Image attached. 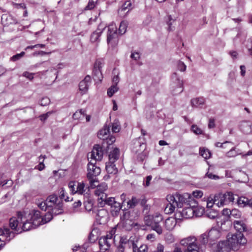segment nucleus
<instances>
[{"label":"nucleus","mask_w":252,"mask_h":252,"mask_svg":"<svg viewBox=\"0 0 252 252\" xmlns=\"http://www.w3.org/2000/svg\"><path fill=\"white\" fill-rule=\"evenodd\" d=\"M17 218L12 217L9 220V226L16 234L29 231L40 225L39 211L33 210L28 213L25 211L17 213Z\"/></svg>","instance_id":"f257e3e1"},{"label":"nucleus","mask_w":252,"mask_h":252,"mask_svg":"<svg viewBox=\"0 0 252 252\" xmlns=\"http://www.w3.org/2000/svg\"><path fill=\"white\" fill-rule=\"evenodd\" d=\"M247 242L243 233L229 234L226 241L219 242L216 252H229L231 250L237 251L242 246H245Z\"/></svg>","instance_id":"f03ea898"},{"label":"nucleus","mask_w":252,"mask_h":252,"mask_svg":"<svg viewBox=\"0 0 252 252\" xmlns=\"http://www.w3.org/2000/svg\"><path fill=\"white\" fill-rule=\"evenodd\" d=\"M37 206L42 210H51L55 216L62 214L63 210V201L59 199L55 194L49 196L45 201L38 203Z\"/></svg>","instance_id":"7ed1b4c3"},{"label":"nucleus","mask_w":252,"mask_h":252,"mask_svg":"<svg viewBox=\"0 0 252 252\" xmlns=\"http://www.w3.org/2000/svg\"><path fill=\"white\" fill-rule=\"evenodd\" d=\"M168 199L170 201L175 202L178 208L184 207L186 206L194 207L196 204V201L191 194L185 193L183 194L176 193L173 195H168Z\"/></svg>","instance_id":"20e7f679"},{"label":"nucleus","mask_w":252,"mask_h":252,"mask_svg":"<svg viewBox=\"0 0 252 252\" xmlns=\"http://www.w3.org/2000/svg\"><path fill=\"white\" fill-rule=\"evenodd\" d=\"M162 220V215L158 213L153 215L146 216L144 219L146 225L151 227V229L155 231L158 235L162 233V228L160 225Z\"/></svg>","instance_id":"39448f33"},{"label":"nucleus","mask_w":252,"mask_h":252,"mask_svg":"<svg viewBox=\"0 0 252 252\" xmlns=\"http://www.w3.org/2000/svg\"><path fill=\"white\" fill-rule=\"evenodd\" d=\"M95 159H91L88 164L87 177L89 181L90 186L91 188H94L98 181L96 177L99 175L101 172V169L99 166L96 165Z\"/></svg>","instance_id":"423d86ee"},{"label":"nucleus","mask_w":252,"mask_h":252,"mask_svg":"<svg viewBox=\"0 0 252 252\" xmlns=\"http://www.w3.org/2000/svg\"><path fill=\"white\" fill-rule=\"evenodd\" d=\"M197 239L194 236H189L183 239L181 244L187 247L184 252H203V247L200 246L196 242Z\"/></svg>","instance_id":"0eeeda50"},{"label":"nucleus","mask_w":252,"mask_h":252,"mask_svg":"<svg viewBox=\"0 0 252 252\" xmlns=\"http://www.w3.org/2000/svg\"><path fill=\"white\" fill-rule=\"evenodd\" d=\"M214 196L216 205L219 207H222L230 203H233L235 200L234 194L231 192L219 193Z\"/></svg>","instance_id":"6e6552de"},{"label":"nucleus","mask_w":252,"mask_h":252,"mask_svg":"<svg viewBox=\"0 0 252 252\" xmlns=\"http://www.w3.org/2000/svg\"><path fill=\"white\" fill-rule=\"evenodd\" d=\"M172 83L171 84L173 94H180L183 91V81L176 73H174L171 76Z\"/></svg>","instance_id":"1a4fd4ad"},{"label":"nucleus","mask_w":252,"mask_h":252,"mask_svg":"<svg viewBox=\"0 0 252 252\" xmlns=\"http://www.w3.org/2000/svg\"><path fill=\"white\" fill-rule=\"evenodd\" d=\"M103 155L102 147L99 145H95L92 152L88 155V158L96 160H101Z\"/></svg>","instance_id":"9d476101"},{"label":"nucleus","mask_w":252,"mask_h":252,"mask_svg":"<svg viewBox=\"0 0 252 252\" xmlns=\"http://www.w3.org/2000/svg\"><path fill=\"white\" fill-rule=\"evenodd\" d=\"M103 63L101 60L96 61L94 64L93 70V77L95 80H98L101 82L102 80L103 76L101 73V68L102 67Z\"/></svg>","instance_id":"9b49d317"},{"label":"nucleus","mask_w":252,"mask_h":252,"mask_svg":"<svg viewBox=\"0 0 252 252\" xmlns=\"http://www.w3.org/2000/svg\"><path fill=\"white\" fill-rule=\"evenodd\" d=\"M76 183V193L83 195L85 197H88L90 195L89 193L90 187L86 185L85 183L83 181L80 182H77Z\"/></svg>","instance_id":"f8f14e48"},{"label":"nucleus","mask_w":252,"mask_h":252,"mask_svg":"<svg viewBox=\"0 0 252 252\" xmlns=\"http://www.w3.org/2000/svg\"><path fill=\"white\" fill-rule=\"evenodd\" d=\"M91 83V78L89 75H87L79 84V91L82 94H84L88 92L89 87Z\"/></svg>","instance_id":"ddd939ff"},{"label":"nucleus","mask_w":252,"mask_h":252,"mask_svg":"<svg viewBox=\"0 0 252 252\" xmlns=\"http://www.w3.org/2000/svg\"><path fill=\"white\" fill-rule=\"evenodd\" d=\"M117 36V27L115 24L112 23L109 25L108 27V34L107 41L109 43L111 41L116 38Z\"/></svg>","instance_id":"4468645a"},{"label":"nucleus","mask_w":252,"mask_h":252,"mask_svg":"<svg viewBox=\"0 0 252 252\" xmlns=\"http://www.w3.org/2000/svg\"><path fill=\"white\" fill-rule=\"evenodd\" d=\"M210 238V244L212 245L213 242L218 240L221 235V232L218 229L213 228L207 232Z\"/></svg>","instance_id":"2eb2a0df"},{"label":"nucleus","mask_w":252,"mask_h":252,"mask_svg":"<svg viewBox=\"0 0 252 252\" xmlns=\"http://www.w3.org/2000/svg\"><path fill=\"white\" fill-rule=\"evenodd\" d=\"M193 211L192 206H186L180 212V215L185 219H190L194 217Z\"/></svg>","instance_id":"dca6fc26"},{"label":"nucleus","mask_w":252,"mask_h":252,"mask_svg":"<svg viewBox=\"0 0 252 252\" xmlns=\"http://www.w3.org/2000/svg\"><path fill=\"white\" fill-rule=\"evenodd\" d=\"M0 236L1 238L5 239V241L9 242L11 239L15 236L14 233L10 231L8 228H4V229L0 228Z\"/></svg>","instance_id":"f3484780"},{"label":"nucleus","mask_w":252,"mask_h":252,"mask_svg":"<svg viewBox=\"0 0 252 252\" xmlns=\"http://www.w3.org/2000/svg\"><path fill=\"white\" fill-rule=\"evenodd\" d=\"M196 242L200 246L203 247V250L204 251L206 244L210 243V238L207 232L201 234L197 239Z\"/></svg>","instance_id":"a211bd4d"},{"label":"nucleus","mask_w":252,"mask_h":252,"mask_svg":"<svg viewBox=\"0 0 252 252\" xmlns=\"http://www.w3.org/2000/svg\"><path fill=\"white\" fill-rule=\"evenodd\" d=\"M177 219L174 217H169L164 222V227L167 230H172L177 224Z\"/></svg>","instance_id":"6ab92c4d"},{"label":"nucleus","mask_w":252,"mask_h":252,"mask_svg":"<svg viewBox=\"0 0 252 252\" xmlns=\"http://www.w3.org/2000/svg\"><path fill=\"white\" fill-rule=\"evenodd\" d=\"M47 210V213L44 215L43 218H41L40 212H39V221L40 222V225L49 222L53 219V216L55 215L53 213L51 210Z\"/></svg>","instance_id":"aec40b11"},{"label":"nucleus","mask_w":252,"mask_h":252,"mask_svg":"<svg viewBox=\"0 0 252 252\" xmlns=\"http://www.w3.org/2000/svg\"><path fill=\"white\" fill-rule=\"evenodd\" d=\"M233 224L234 228L237 231V233H242L243 232L246 231L247 230L246 224L242 220H235Z\"/></svg>","instance_id":"412c9836"},{"label":"nucleus","mask_w":252,"mask_h":252,"mask_svg":"<svg viewBox=\"0 0 252 252\" xmlns=\"http://www.w3.org/2000/svg\"><path fill=\"white\" fill-rule=\"evenodd\" d=\"M111 242L110 240H107V238L104 237H101L99 240V245L100 249L103 252H105L108 250L110 246Z\"/></svg>","instance_id":"4be33fe9"},{"label":"nucleus","mask_w":252,"mask_h":252,"mask_svg":"<svg viewBox=\"0 0 252 252\" xmlns=\"http://www.w3.org/2000/svg\"><path fill=\"white\" fill-rule=\"evenodd\" d=\"M133 222L130 219L120 221L118 224L120 227H122L125 230L129 231L133 227Z\"/></svg>","instance_id":"5701e85b"},{"label":"nucleus","mask_w":252,"mask_h":252,"mask_svg":"<svg viewBox=\"0 0 252 252\" xmlns=\"http://www.w3.org/2000/svg\"><path fill=\"white\" fill-rule=\"evenodd\" d=\"M108 218V212L104 209H101L97 210L96 215V219L97 220L102 222L105 221Z\"/></svg>","instance_id":"b1692460"},{"label":"nucleus","mask_w":252,"mask_h":252,"mask_svg":"<svg viewBox=\"0 0 252 252\" xmlns=\"http://www.w3.org/2000/svg\"><path fill=\"white\" fill-rule=\"evenodd\" d=\"M1 21L4 26L16 24L17 22L15 19H13L11 15L4 14L1 17Z\"/></svg>","instance_id":"393cba45"},{"label":"nucleus","mask_w":252,"mask_h":252,"mask_svg":"<svg viewBox=\"0 0 252 252\" xmlns=\"http://www.w3.org/2000/svg\"><path fill=\"white\" fill-rule=\"evenodd\" d=\"M251 126L252 123L249 122H242L240 125V129L245 134H251L252 132Z\"/></svg>","instance_id":"a878e982"},{"label":"nucleus","mask_w":252,"mask_h":252,"mask_svg":"<svg viewBox=\"0 0 252 252\" xmlns=\"http://www.w3.org/2000/svg\"><path fill=\"white\" fill-rule=\"evenodd\" d=\"M105 28V27L103 28L101 27V25H99L97 29L91 34V41L92 42L97 41Z\"/></svg>","instance_id":"bb28decb"},{"label":"nucleus","mask_w":252,"mask_h":252,"mask_svg":"<svg viewBox=\"0 0 252 252\" xmlns=\"http://www.w3.org/2000/svg\"><path fill=\"white\" fill-rule=\"evenodd\" d=\"M96 189L95 190V194L100 196V197L103 195H106L104 193V191H106L107 189V185L106 183H102L100 185H96Z\"/></svg>","instance_id":"cd10ccee"},{"label":"nucleus","mask_w":252,"mask_h":252,"mask_svg":"<svg viewBox=\"0 0 252 252\" xmlns=\"http://www.w3.org/2000/svg\"><path fill=\"white\" fill-rule=\"evenodd\" d=\"M167 201L168 203L167 204L166 207L164 208V212L166 214H171L174 212L176 208H177V206H176L175 202H173V201H170L168 199V195L167 196Z\"/></svg>","instance_id":"c85d7f7f"},{"label":"nucleus","mask_w":252,"mask_h":252,"mask_svg":"<svg viewBox=\"0 0 252 252\" xmlns=\"http://www.w3.org/2000/svg\"><path fill=\"white\" fill-rule=\"evenodd\" d=\"M128 244L129 246H132L133 252H134V248H138L137 245L134 243V241L130 239H127L126 237H122L120 241V245H125Z\"/></svg>","instance_id":"c756f323"},{"label":"nucleus","mask_w":252,"mask_h":252,"mask_svg":"<svg viewBox=\"0 0 252 252\" xmlns=\"http://www.w3.org/2000/svg\"><path fill=\"white\" fill-rule=\"evenodd\" d=\"M145 148V146L144 143H141L138 140H135L132 150L135 153H138L144 150Z\"/></svg>","instance_id":"7c9ffc66"},{"label":"nucleus","mask_w":252,"mask_h":252,"mask_svg":"<svg viewBox=\"0 0 252 252\" xmlns=\"http://www.w3.org/2000/svg\"><path fill=\"white\" fill-rule=\"evenodd\" d=\"M106 170L109 174H116L118 172L115 162L110 161L106 163Z\"/></svg>","instance_id":"2f4dec72"},{"label":"nucleus","mask_w":252,"mask_h":252,"mask_svg":"<svg viewBox=\"0 0 252 252\" xmlns=\"http://www.w3.org/2000/svg\"><path fill=\"white\" fill-rule=\"evenodd\" d=\"M110 127L109 126H104L103 128L98 132V138L103 140L107 138L110 133Z\"/></svg>","instance_id":"473e14b6"},{"label":"nucleus","mask_w":252,"mask_h":252,"mask_svg":"<svg viewBox=\"0 0 252 252\" xmlns=\"http://www.w3.org/2000/svg\"><path fill=\"white\" fill-rule=\"evenodd\" d=\"M120 156V150L115 148L109 154V161L115 162L119 159Z\"/></svg>","instance_id":"72a5a7b5"},{"label":"nucleus","mask_w":252,"mask_h":252,"mask_svg":"<svg viewBox=\"0 0 252 252\" xmlns=\"http://www.w3.org/2000/svg\"><path fill=\"white\" fill-rule=\"evenodd\" d=\"M250 200L243 196L238 197L237 198V204L239 207L244 208L247 206H249Z\"/></svg>","instance_id":"f704fd0d"},{"label":"nucleus","mask_w":252,"mask_h":252,"mask_svg":"<svg viewBox=\"0 0 252 252\" xmlns=\"http://www.w3.org/2000/svg\"><path fill=\"white\" fill-rule=\"evenodd\" d=\"M192 207L194 211V216L200 217L204 213V208L201 206H198L197 202L196 205H194V207Z\"/></svg>","instance_id":"c9c22d12"},{"label":"nucleus","mask_w":252,"mask_h":252,"mask_svg":"<svg viewBox=\"0 0 252 252\" xmlns=\"http://www.w3.org/2000/svg\"><path fill=\"white\" fill-rule=\"evenodd\" d=\"M204 103L205 99L203 97L195 98L191 100V105L194 107H200L203 105Z\"/></svg>","instance_id":"e433bc0d"},{"label":"nucleus","mask_w":252,"mask_h":252,"mask_svg":"<svg viewBox=\"0 0 252 252\" xmlns=\"http://www.w3.org/2000/svg\"><path fill=\"white\" fill-rule=\"evenodd\" d=\"M102 202L109 206H111L116 202L114 197H107L106 195H103L99 198Z\"/></svg>","instance_id":"4c0bfd02"},{"label":"nucleus","mask_w":252,"mask_h":252,"mask_svg":"<svg viewBox=\"0 0 252 252\" xmlns=\"http://www.w3.org/2000/svg\"><path fill=\"white\" fill-rule=\"evenodd\" d=\"M238 155H241L240 151L237 149L236 147H232L229 151L226 153V156L228 158L235 157Z\"/></svg>","instance_id":"58836bf2"},{"label":"nucleus","mask_w":252,"mask_h":252,"mask_svg":"<svg viewBox=\"0 0 252 252\" xmlns=\"http://www.w3.org/2000/svg\"><path fill=\"white\" fill-rule=\"evenodd\" d=\"M85 198L86 200L84 201V207L87 211H91L93 208V201L91 199L89 198V196Z\"/></svg>","instance_id":"ea45409f"},{"label":"nucleus","mask_w":252,"mask_h":252,"mask_svg":"<svg viewBox=\"0 0 252 252\" xmlns=\"http://www.w3.org/2000/svg\"><path fill=\"white\" fill-rule=\"evenodd\" d=\"M127 25V22L126 21H123L121 22L119 29L120 34L122 35L126 32Z\"/></svg>","instance_id":"a19ab883"},{"label":"nucleus","mask_w":252,"mask_h":252,"mask_svg":"<svg viewBox=\"0 0 252 252\" xmlns=\"http://www.w3.org/2000/svg\"><path fill=\"white\" fill-rule=\"evenodd\" d=\"M206 215L211 219H215L218 216V212L211 209H208L206 212Z\"/></svg>","instance_id":"79ce46f5"},{"label":"nucleus","mask_w":252,"mask_h":252,"mask_svg":"<svg viewBox=\"0 0 252 252\" xmlns=\"http://www.w3.org/2000/svg\"><path fill=\"white\" fill-rule=\"evenodd\" d=\"M199 153L200 155L205 159H208L211 157V153L209 150L204 148L200 149Z\"/></svg>","instance_id":"37998d69"},{"label":"nucleus","mask_w":252,"mask_h":252,"mask_svg":"<svg viewBox=\"0 0 252 252\" xmlns=\"http://www.w3.org/2000/svg\"><path fill=\"white\" fill-rule=\"evenodd\" d=\"M121 129L120 123L118 120H115L112 124V131L113 132H118Z\"/></svg>","instance_id":"c03bdc74"},{"label":"nucleus","mask_w":252,"mask_h":252,"mask_svg":"<svg viewBox=\"0 0 252 252\" xmlns=\"http://www.w3.org/2000/svg\"><path fill=\"white\" fill-rule=\"evenodd\" d=\"M98 238L97 230L94 229L90 233L89 240L91 243L94 242Z\"/></svg>","instance_id":"a18cd8bd"},{"label":"nucleus","mask_w":252,"mask_h":252,"mask_svg":"<svg viewBox=\"0 0 252 252\" xmlns=\"http://www.w3.org/2000/svg\"><path fill=\"white\" fill-rule=\"evenodd\" d=\"M139 203V199L136 197L133 196L131 200L127 202L129 208H133Z\"/></svg>","instance_id":"49530a36"},{"label":"nucleus","mask_w":252,"mask_h":252,"mask_svg":"<svg viewBox=\"0 0 252 252\" xmlns=\"http://www.w3.org/2000/svg\"><path fill=\"white\" fill-rule=\"evenodd\" d=\"M119 90L118 87L116 85L111 86L107 91V94L109 97H111Z\"/></svg>","instance_id":"de8ad7c7"},{"label":"nucleus","mask_w":252,"mask_h":252,"mask_svg":"<svg viewBox=\"0 0 252 252\" xmlns=\"http://www.w3.org/2000/svg\"><path fill=\"white\" fill-rule=\"evenodd\" d=\"M191 130L196 135L203 134V130L196 125H192L191 126Z\"/></svg>","instance_id":"09e8293b"},{"label":"nucleus","mask_w":252,"mask_h":252,"mask_svg":"<svg viewBox=\"0 0 252 252\" xmlns=\"http://www.w3.org/2000/svg\"><path fill=\"white\" fill-rule=\"evenodd\" d=\"M76 184L77 183L75 181H70L68 184L70 191L72 194H76V188H75V186L77 185Z\"/></svg>","instance_id":"8fccbe9b"},{"label":"nucleus","mask_w":252,"mask_h":252,"mask_svg":"<svg viewBox=\"0 0 252 252\" xmlns=\"http://www.w3.org/2000/svg\"><path fill=\"white\" fill-rule=\"evenodd\" d=\"M113 211L116 213L118 212L122 208V205L120 203L116 201L111 206Z\"/></svg>","instance_id":"3c124183"},{"label":"nucleus","mask_w":252,"mask_h":252,"mask_svg":"<svg viewBox=\"0 0 252 252\" xmlns=\"http://www.w3.org/2000/svg\"><path fill=\"white\" fill-rule=\"evenodd\" d=\"M241 212L239 210L234 209L231 210L230 216L235 218H240L241 216Z\"/></svg>","instance_id":"603ef678"},{"label":"nucleus","mask_w":252,"mask_h":252,"mask_svg":"<svg viewBox=\"0 0 252 252\" xmlns=\"http://www.w3.org/2000/svg\"><path fill=\"white\" fill-rule=\"evenodd\" d=\"M25 54V53L24 52H22L19 54H17L13 56L11 58L10 60H11V61H12L13 62H15L16 61L19 60L21 58H22L24 56Z\"/></svg>","instance_id":"864d4df0"},{"label":"nucleus","mask_w":252,"mask_h":252,"mask_svg":"<svg viewBox=\"0 0 252 252\" xmlns=\"http://www.w3.org/2000/svg\"><path fill=\"white\" fill-rule=\"evenodd\" d=\"M65 197V190L63 188H61L60 190V198L59 199H61V200H63V199H64L65 201H69V198L67 197L66 198H64Z\"/></svg>","instance_id":"5fc2aeb1"},{"label":"nucleus","mask_w":252,"mask_h":252,"mask_svg":"<svg viewBox=\"0 0 252 252\" xmlns=\"http://www.w3.org/2000/svg\"><path fill=\"white\" fill-rule=\"evenodd\" d=\"M134 252H148L146 245H141L139 248H134Z\"/></svg>","instance_id":"6e6d98bb"},{"label":"nucleus","mask_w":252,"mask_h":252,"mask_svg":"<svg viewBox=\"0 0 252 252\" xmlns=\"http://www.w3.org/2000/svg\"><path fill=\"white\" fill-rule=\"evenodd\" d=\"M131 6V3L130 1H126L123 4L122 6L121 10L123 11H125L126 9H128V11L129 10V8Z\"/></svg>","instance_id":"4d7b16f0"},{"label":"nucleus","mask_w":252,"mask_h":252,"mask_svg":"<svg viewBox=\"0 0 252 252\" xmlns=\"http://www.w3.org/2000/svg\"><path fill=\"white\" fill-rule=\"evenodd\" d=\"M227 145H229V144L233 145V143L231 142L226 141L224 142L223 143L217 142L215 143V146L217 147H220V148H224V145H227Z\"/></svg>","instance_id":"13d9d810"},{"label":"nucleus","mask_w":252,"mask_h":252,"mask_svg":"<svg viewBox=\"0 0 252 252\" xmlns=\"http://www.w3.org/2000/svg\"><path fill=\"white\" fill-rule=\"evenodd\" d=\"M130 58L135 61H138L140 58V54L139 52L136 51L132 52Z\"/></svg>","instance_id":"bf43d9fd"},{"label":"nucleus","mask_w":252,"mask_h":252,"mask_svg":"<svg viewBox=\"0 0 252 252\" xmlns=\"http://www.w3.org/2000/svg\"><path fill=\"white\" fill-rule=\"evenodd\" d=\"M50 100L48 97H43L41 100L40 105L41 106H45L48 105L50 103Z\"/></svg>","instance_id":"052dcab7"},{"label":"nucleus","mask_w":252,"mask_h":252,"mask_svg":"<svg viewBox=\"0 0 252 252\" xmlns=\"http://www.w3.org/2000/svg\"><path fill=\"white\" fill-rule=\"evenodd\" d=\"M205 176L207 177L208 178L210 179L215 180H219L220 178L219 176L214 175L212 173H209L208 172L206 174Z\"/></svg>","instance_id":"680f3d73"},{"label":"nucleus","mask_w":252,"mask_h":252,"mask_svg":"<svg viewBox=\"0 0 252 252\" xmlns=\"http://www.w3.org/2000/svg\"><path fill=\"white\" fill-rule=\"evenodd\" d=\"M53 113V111H49L45 114H42L40 116V119L42 121H45Z\"/></svg>","instance_id":"e2e57ef3"},{"label":"nucleus","mask_w":252,"mask_h":252,"mask_svg":"<svg viewBox=\"0 0 252 252\" xmlns=\"http://www.w3.org/2000/svg\"><path fill=\"white\" fill-rule=\"evenodd\" d=\"M95 4L94 2L92 0H90L87 5L85 7L86 10H91L94 7Z\"/></svg>","instance_id":"0e129e2a"},{"label":"nucleus","mask_w":252,"mask_h":252,"mask_svg":"<svg viewBox=\"0 0 252 252\" xmlns=\"http://www.w3.org/2000/svg\"><path fill=\"white\" fill-rule=\"evenodd\" d=\"M178 68L181 71H184L186 69V65L183 62H179L178 63Z\"/></svg>","instance_id":"69168bd1"},{"label":"nucleus","mask_w":252,"mask_h":252,"mask_svg":"<svg viewBox=\"0 0 252 252\" xmlns=\"http://www.w3.org/2000/svg\"><path fill=\"white\" fill-rule=\"evenodd\" d=\"M34 73H30L27 71H25L23 73V76L29 79L30 80H32L33 78V75Z\"/></svg>","instance_id":"338daca9"},{"label":"nucleus","mask_w":252,"mask_h":252,"mask_svg":"<svg viewBox=\"0 0 252 252\" xmlns=\"http://www.w3.org/2000/svg\"><path fill=\"white\" fill-rule=\"evenodd\" d=\"M192 194H193V197H195L196 198H200L203 195V192L201 190H196L195 191H194L192 192Z\"/></svg>","instance_id":"774afa93"}]
</instances>
